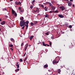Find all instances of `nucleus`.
<instances>
[{
  "label": "nucleus",
  "instance_id": "nucleus-1",
  "mask_svg": "<svg viewBox=\"0 0 75 75\" xmlns=\"http://www.w3.org/2000/svg\"><path fill=\"white\" fill-rule=\"evenodd\" d=\"M29 23V21H24V20H23L21 21L20 22V25L21 27H23V26H26V29L28 28V23Z\"/></svg>",
  "mask_w": 75,
  "mask_h": 75
},
{
  "label": "nucleus",
  "instance_id": "nucleus-2",
  "mask_svg": "<svg viewBox=\"0 0 75 75\" xmlns=\"http://www.w3.org/2000/svg\"><path fill=\"white\" fill-rule=\"evenodd\" d=\"M57 59H59L58 61L56 62V61L55 60H54L53 62V64H57L58 63V62H59V60H60V59L58 57H57L56 59H57Z\"/></svg>",
  "mask_w": 75,
  "mask_h": 75
},
{
  "label": "nucleus",
  "instance_id": "nucleus-3",
  "mask_svg": "<svg viewBox=\"0 0 75 75\" xmlns=\"http://www.w3.org/2000/svg\"><path fill=\"white\" fill-rule=\"evenodd\" d=\"M39 11V9L38 8H37L35 9V10H33V12L34 13H37Z\"/></svg>",
  "mask_w": 75,
  "mask_h": 75
},
{
  "label": "nucleus",
  "instance_id": "nucleus-4",
  "mask_svg": "<svg viewBox=\"0 0 75 75\" xmlns=\"http://www.w3.org/2000/svg\"><path fill=\"white\" fill-rule=\"evenodd\" d=\"M60 9H61L62 10H65V8L63 6H60L59 7Z\"/></svg>",
  "mask_w": 75,
  "mask_h": 75
},
{
  "label": "nucleus",
  "instance_id": "nucleus-5",
  "mask_svg": "<svg viewBox=\"0 0 75 75\" xmlns=\"http://www.w3.org/2000/svg\"><path fill=\"white\" fill-rule=\"evenodd\" d=\"M42 44L43 45H44V46H46V47H49V46H50V45H47V44H45V43H44V42H42Z\"/></svg>",
  "mask_w": 75,
  "mask_h": 75
},
{
  "label": "nucleus",
  "instance_id": "nucleus-6",
  "mask_svg": "<svg viewBox=\"0 0 75 75\" xmlns=\"http://www.w3.org/2000/svg\"><path fill=\"white\" fill-rule=\"evenodd\" d=\"M68 6H69L70 7H71V5H72V3H71V2L70 1L68 2Z\"/></svg>",
  "mask_w": 75,
  "mask_h": 75
},
{
  "label": "nucleus",
  "instance_id": "nucleus-7",
  "mask_svg": "<svg viewBox=\"0 0 75 75\" xmlns=\"http://www.w3.org/2000/svg\"><path fill=\"white\" fill-rule=\"evenodd\" d=\"M51 8L53 10H55L56 8L55 7L53 6V5H52L51 6Z\"/></svg>",
  "mask_w": 75,
  "mask_h": 75
},
{
  "label": "nucleus",
  "instance_id": "nucleus-8",
  "mask_svg": "<svg viewBox=\"0 0 75 75\" xmlns=\"http://www.w3.org/2000/svg\"><path fill=\"white\" fill-rule=\"evenodd\" d=\"M58 16L60 18H64V16H63L62 15L59 14Z\"/></svg>",
  "mask_w": 75,
  "mask_h": 75
},
{
  "label": "nucleus",
  "instance_id": "nucleus-9",
  "mask_svg": "<svg viewBox=\"0 0 75 75\" xmlns=\"http://www.w3.org/2000/svg\"><path fill=\"white\" fill-rule=\"evenodd\" d=\"M28 44H27L25 45V51L27 49V47H28Z\"/></svg>",
  "mask_w": 75,
  "mask_h": 75
},
{
  "label": "nucleus",
  "instance_id": "nucleus-10",
  "mask_svg": "<svg viewBox=\"0 0 75 75\" xmlns=\"http://www.w3.org/2000/svg\"><path fill=\"white\" fill-rule=\"evenodd\" d=\"M6 21H3L1 23V25H4V24H5V23Z\"/></svg>",
  "mask_w": 75,
  "mask_h": 75
},
{
  "label": "nucleus",
  "instance_id": "nucleus-11",
  "mask_svg": "<svg viewBox=\"0 0 75 75\" xmlns=\"http://www.w3.org/2000/svg\"><path fill=\"white\" fill-rule=\"evenodd\" d=\"M24 11V9H22L20 11V12L21 13H23Z\"/></svg>",
  "mask_w": 75,
  "mask_h": 75
},
{
  "label": "nucleus",
  "instance_id": "nucleus-12",
  "mask_svg": "<svg viewBox=\"0 0 75 75\" xmlns=\"http://www.w3.org/2000/svg\"><path fill=\"white\" fill-rule=\"evenodd\" d=\"M16 5H20V4H21V2H16Z\"/></svg>",
  "mask_w": 75,
  "mask_h": 75
},
{
  "label": "nucleus",
  "instance_id": "nucleus-13",
  "mask_svg": "<svg viewBox=\"0 0 75 75\" xmlns=\"http://www.w3.org/2000/svg\"><path fill=\"white\" fill-rule=\"evenodd\" d=\"M45 17L48 18L49 17V15L48 14H46L45 15Z\"/></svg>",
  "mask_w": 75,
  "mask_h": 75
},
{
  "label": "nucleus",
  "instance_id": "nucleus-14",
  "mask_svg": "<svg viewBox=\"0 0 75 75\" xmlns=\"http://www.w3.org/2000/svg\"><path fill=\"white\" fill-rule=\"evenodd\" d=\"M44 9L45 11H47L48 10V8L46 7H45Z\"/></svg>",
  "mask_w": 75,
  "mask_h": 75
},
{
  "label": "nucleus",
  "instance_id": "nucleus-15",
  "mask_svg": "<svg viewBox=\"0 0 75 75\" xmlns=\"http://www.w3.org/2000/svg\"><path fill=\"white\" fill-rule=\"evenodd\" d=\"M33 23L34 24H37L38 23V21H33Z\"/></svg>",
  "mask_w": 75,
  "mask_h": 75
},
{
  "label": "nucleus",
  "instance_id": "nucleus-16",
  "mask_svg": "<svg viewBox=\"0 0 75 75\" xmlns=\"http://www.w3.org/2000/svg\"><path fill=\"white\" fill-rule=\"evenodd\" d=\"M58 74H60V72H61V70L60 69H58Z\"/></svg>",
  "mask_w": 75,
  "mask_h": 75
},
{
  "label": "nucleus",
  "instance_id": "nucleus-17",
  "mask_svg": "<svg viewBox=\"0 0 75 75\" xmlns=\"http://www.w3.org/2000/svg\"><path fill=\"white\" fill-rule=\"evenodd\" d=\"M34 37V36H32L30 37V40H32V39Z\"/></svg>",
  "mask_w": 75,
  "mask_h": 75
},
{
  "label": "nucleus",
  "instance_id": "nucleus-18",
  "mask_svg": "<svg viewBox=\"0 0 75 75\" xmlns=\"http://www.w3.org/2000/svg\"><path fill=\"white\" fill-rule=\"evenodd\" d=\"M40 6L41 7H42L43 8H44V5H42V4Z\"/></svg>",
  "mask_w": 75,
  "mask_h": 75
},
{
  "label": "nucleus",
  "instance_id": "nucleus-19",
  "mask_svg": "<svg viewBox=\"0 0 75 75\" xmlns=\"http://www.w3.org/2000/svg\"><path fill=\"white\" fill-rule=\"evenodd\" d=\"M19 69H17L15 70V72H18V71H19Z\"/></svg>",
  "mask_w": 75,
  "mask_h": 75
},
{
  "label": "nucleus",
  "instance_id": "nucleus-20",
  "mask_svg": "<svg viewBox=\"0 0 75 75\" xmlns=\"http://www.w3.org/2000/svg\"><path fill=\"white\" fill-rule=\"evenodd\" d=\"M9 47H13V45H11V44H10L9 45Z\"/></svg>",
  "mask_w": 75,
  "mask_h": 75
},
{
  "label": "nucleus",
  "instance_id": "nucleus-21",
  "mask_svg": "<svg viewBox=\"0 0 75 75\" xmlns=\"http://www.w3.org/2000/svg\"><path fill=\"white\" fill-rule=\"evenodd\" d=\"M53 13H58V11L57 10H56V11H53Z\"/></svg>",
  "mask_w": 75,
  "mask_h": 75
},
{
  "label": "nucleus",
  "instance_id": "nucleus-22",
  "mask_svg": "<svg viewBox=\"0 0 75 75\" xmlns=\"http://www.w3.org/2000/svg\"><path fill=\"white\" fill-rule=\"evenodd\" d=\"M16 66H17V68H19V64H16Z\"/></svg>",
  "mask_w": 75,
  "mask_h": 75
},
{
  "label": "nucleus",
  "instance_id": "nucleus-23",
  "mask_svg": "<svg viewBox=\"0 0 75 75\" xmlns=\"http://www.w3.org/2000/svg\"><path fill=\"white\" fill-rule=\"evenodd\" d=\"M30 25H31V26H33L34 25V24L33 23V22H31L30 24Z\"/></svg>",
  "mask_w": 75,
  "mask_h": 75
},
{
  "label": "nucleus",
  "instance_id": "nucleus-24",
  "mask_svg": "<svg viewBox=\"0 0 75 75\" xmlns=\"http://www.w3.org/2000/svg\"><path fill=\"white\" fill-rule=\"evenodd\" d=\"M12 14H14V13H15V11H14L13 10H12Z\"/></svg>",
  "mask_w": 75,
  "mask_h": 75
},
{
  "label": "nucleus",
  "instance_id": "nucleus-25",
  "mask_svg": "<svg viewBox=\"0 0 75 75\" xmlns=\"http://www.w3.org/2000/svg\"><path fill=\"white\" fill-rule=\"evenodd\" d=\"M44 67L45 68H47V67H48V65L46 64L44 65Z\"/></svg>",
  "mask_w": 75,
  "mask_h": 75
},
{
  "label": "nucleus",
  "instance_id": "nucleus-26",
  "mask_svg": "<svg viewBox=\"0 0 75 75\" xmlns=\"http://www.w3.org/2000/svg\"><path fill=\"white\" fill-rule=\"evenodd\" d=\"M27 57H28L27 56L25 58V59L24 60V62H25V60H26V59H27Z\"/></svg>",
  "mask_w": 75,
  "mask_h": 75
},
{
  "label": "nucleus",
  "instance_id": "nucleus-27",
  "mask_svg": "<svg viewBox=\"0 0 75 75\" xmlns=\"http://www.w3.org/2000/svg\"><path fill=\"white\" fill-rule=\"evenodd\" d=\"M18 9L19 10H20V11L21 10H22V8H21V7H19Z\"/></svg>",
  "mask_w": 75,
  "mask_h": 75
},
{
  "label": "nucleus",
  "instance_id": "nucleus-28",
  "mask_svg": "<svg viewBox=\"0 0 75 75\" xmlns=\"http://www.w3.org/2000/svg\"><path fill=\"white\" fill-rule=\"evenodd\" d=\"M35 2V0H33L32 2V4H34V3Z\"/></svg>",
  "mask_w": 75,
  "mask_h": 75
},
{
  "label": "nucleus",
  "instance_id": "nucleus-29",
  "mask_svg": "<svg viewBox=\"0 0 75 75\" xmlns=\"http://www.w3.org/2000/svg\"><path fill=\"white\" fill-rule=\"evenodd\" d=\"M49 4L50 6H52V4H51V3H50Z\"/></svg>",
  "mask_w": 75,
  "mask_h": 75
},
{
  "label": "nucleus",
  "instance_id": "nucleus-30",
  "mask_svg": "<svg viewBox=\"0 0 75 75\" xmlns=\"http://www.w3.org/2000/svg\"><path fill=\"white\" fill-rule=\"evenodd\" d=\"M50 3V2H47L46 3V4H49Z\"/></svg>",
  "mask_w": 75,
  "mask_h": 75
},
{
  "label": "nucleus",
  "instance_id": "nucleus-31",
  "mask_svg": "<svg viewBox=\"0 0 75 75\" xmlns=\"http://www.w3.org/2000/svg\"><path fill=\"white\" fill-rule=\"evenodd\" d=\"M20 20H24V18L23 17H22L21 18H20Z\"/></svg>",
  "mask_w": 75,
  "mask_h": 75
},
{
  "label": "nucleus",
  "instance_id": "nucleus-32",
  "mask_svg": "<svg viewBox=\"0 0 75 75\" xmlns=\"http://www.w3.org/2000/svg\"><path fill=\"white\" fill-rule=\"evenodd\" d=\"M51 3H52V4H53V3H55V1H51Z\"/></svg>",
  "mask_w": 75,
  "mask_h": 75
},
{
  "label": "nucleus",
  "instance_id": "nucleus-33",
  "mask_svg": "<svg viewBox=\"0 0 75 75\" xmlns=\"http://www.w3.org/2000/svg\"><path fill=\"white\" fill-rule=\"evenodd\" d=\"M6 18H7V17H8V16H9V15L8 14V16L7 15H6Z\"/></svg>",
  "mask_w": 75,
  "mask_h": 75
},
{
  "label": "nucleus",
  "instance_id": "nucleus-34",
  "mask_svg": "<svg viewBox=\"0 0 75 75\" xmlns=\"http://www.w3.org/2000/svg\"><path fill=\"white\" fill-rule=\"evenodd\" d=\"M45 34L46 35H49V34H48V32H47V33H46Z\"/></svg>",
  "mask_w": 75,
  "mask_h": 75
},
{
  "label": "nucleus",
  "instance_id": "nucleus-35",
  "mask_svg": "<svg viewBox=\"0 0 75 75\" xmlns=\"http://www.w3.org/2000/svg\"><path fill=\"white\" fill-rule=\"evenodd\" d=\"M33 6H30V8H31V9H32L33 8Z\"/></svg>",
  "mask_w": 75,
  "mask_h": 75
},
{
  "label": "nucleus",
  "instance_id": "nucleus-36",
  "mask_svg": "<svg viewBox=\"0 0 75 75\" xmlns=\"http://www.w3.org/2000/svg\"><path fill=\"white\" fill-rule=\"evenodd\" d=\"M14 15H15V16H17V13H15Z\"/></svg>",
  "mask_w": 75,
  "mask_h": 75
},
{
  "label": "nucleus",
  "instance_id": "nucleus-37",
  "mask_svg": "<svg viewBox=\"0 0 75 75\" xmlns=\"http://www.w3.org/2000/svg\"><path fill=\"white\" fill-rule=\"evenodd\" d=\"M24 45V43H22L21 44V46H23V45Z\"/></svg>",
  "mask_w": 75,
  "mask_h": 75
},
{
  "label": "nucleus",
  "instance_id": "nucleus-38",
  "mask_svg": "<svg viewBox=\"0 0 75 75\" xmlns=\"http://www.w3.org/2000/svg\"><path fill=\"white\" fill-rule=\"evenodd\" d=\"M69 28H72V25H69Z\"/></svg>",
  "mask_w": 75,
  "mask_h": 75
},
{
  "label": "nucleus",
  "instance_id": "nucleus-39",
  "mask_svg": "<svg viewBox=\"0 0 75 75\" xmlns=\"http://www.w3.org/2000/svg\"><path fill=\"white\" fill-rule=\"evenodd\" d=\"M6 10H7V9H6V8H5L3 9V11H5Z\"/></svg>",
  "mask_w": 75,
  "mask_h": 75
},
{
  "label": "nucleus",
  "instance_id": "nucleus-40",
  "mask_svg": "<svg viewBox=\"0 0 75 75\" xmlns=\"http://www.w3.org/2000/svg\"><path fill=\"white\" fill-rule=\"evenodd\" d=\"M11 41H13V40H14V39H13V38H11Z\"/></svg>",
  "mask_w": 75,
  "mask_h": 75
},
{
  "label": "nucleus",
  "instance_id": "nucleus-41",
  "mask_svg": "<svg viewBox=\"0 0 75 75\" xmlns=\"http://www.w3.org/2000/svg\"><path fill=\"white\" fill-rule=\"evenodd\" d=\"M51 39H54V37L53 36H52L51 37Z\"/></svg>",
  "mask_w": 75,
  "mask_h": 75
},
{
  "label": "nucleus",
  "instance_id": "nucleus-42",
  "mask_svg": "<svg viewBox=\"0 0 75 75\" xmlns=\"http://www.w3.org/2000/svg\"><path fill=\"white\" fill-rule=\"evenodd\" d=\"M25 27V26H23V27H22V29H23H23H24V28Z\"/></svg>",
  "mask_w": 75,
  "mask_h": 75
},
{
  "label": "nucleus",
  "instance_id": "nucleus-43",
  "mask_svg": "<svg viewBox=\"0 0 75 75\" xmlns=\"http://www.w3.org/2000/svg\"><path fill=\"white\" fill-rule=\"evenodd\" d=\"M52 12H54L53 11H49L50 13H52Z\"/></svg>",
  "mask_w": 75,
  "mask_h": 75
},
{
  "label": "nucleus",
  "instance_id": "nucleus-44",
  "mask_svg": "<svg viewBox=\"0 0 75 75\" xmlns=\"http://www.w3.org/2000/svg\"><path fill=\"white\" fill-rule=\"evenodd\" d=\"M20 61H21V62H22V61H23V60L22 59H20Z\"/></svg>",
  "mask_w": 75,
  "mask_h": 75
},
{
  "label": "nucleus",
  "instance_id": "nucleus-45",
  "mask_svg": "<svg viewBox=\"0 0 75 75\" xmlns=\"http://www.w3.org/2000/svg\"><path fill=\"white\" fill-rule=\"evenodd\" d=\"M10 49L11 50V51H12L13 50V48H11Z\"/></svg>",
  "mask_w": 75,
  "mask_h": 75
},
{
  "label": "nucleus",
  "instance_id": "nucleus-46",
  "mask_svg": "<svg viewBox=\"0 0 75 75\" xmlns=\"http://www.w3.org/2000/svg\"><path fill=\"white\" fill-rule=\"evenodd\" d=\"M25 54H26V52H25V54L23 55V57H25Z\"/></svg>",
  "mask_w": 75,
  "mask_h": 75
},
{
  "label": "nucleus",
  "instance_id": "nucleus-47",
  "mask_svg": "<svg viewBox=\"0 0 75 75\" xmlns=\"http://www.w3.org/2000/svg\"><path fill=\"white\" fill-rule=\"evenodd\" d=\"M73 6L74 7H75V5L74 4H73Z\"/></svg>",
  "mask_w": 75,
  "mask_h": 75
},
{
  "label": "nucleus",
  "instance_id": "nucleus-48",
  "mask_svg": "<svg viewBox=\"0 0 75 75\" xmlns=\"http://www.w3.org/2000/svg\"><path fill=\"white\" fill-rule=\"evenodd\" d=\"M49 44L50 45H51V42H50Z\"/></svg>",
  "mask_w": 75,
  "mask_h": 75
},
{
  "label": "nucleus",
  "instance_id": "nucleus-49",
  "mask_svg": "<svg viewBox=\"0 0 75 75\" xmlns=\"http://www.w3.org/2000/svg\"><path fill=\"white\" fill-rule=\"evenodd\" d=\"M48 71H49V72H51V71H50V70H49H49H48Z\"/></svg>",
  "mask_w": 75,
  "mask_h": 75
},
{
  "label": "nucleus",
  "instance_id": "nucleus-50",
  "mask_svg": "<svg viewBox=\"0 0 75 75\" xmlns=\"http://www.w3.org/2000/svg\"><path fill=\"white\" fill-rule=\"evenodd\" d=\"M62 34H64V33H64V32H62Z\"/></svg>",
  "mask_w": 75,
  "mask_h": 75
},
{
  "label": "nucleus",
  "instance_id": "nucleus-51",
  "mask_svg": "<svg viewBox=\"0 0 75 75\" xmlns=\"http://www.w3.org/2000/svg\"><path fill=\"white\" fill-rule=\"evenodd\" d=\"M18 64V62L16 63V65H18L17 64Z\"/></svg>",
  "mask_w": 75,
  "mask_h": 75
},
{
  "label": "nucleus",
  "instance_id": "nucleus-52",
  "mask_svg": "<svg viewBox=\"0 0 75 75\" xmlns=\"http://www.w3.org/2000/svg\"><path fill=\"white\" fill-rule=\"evenodd\" d=\"M73 1V0H70V1Z\"/></svg>",
  "mask_w": 75,
  "mask_h": 75
},
{
  "label": "nucleus",
  "instance_id": "nucleus-53",
  "mask_svg": "<svg viewBox=\"0 0 75 75\" xmlns=\"http://www.w3.org/2000/svg\"><path fill=\"white\" fill-rule=\"evenodd\" d=\"M13 0H10V1H13Z\"/></svg>",
  "mask_w": 75,
  "mask_h": 75
},
{
  "label": "nucleus",
  "instance_id": "nucleus-54",
  "mask_svg": "<svg viewBox=\"0 0 75 75\" xmlns=\"http://www.w3.org/2000/svg\"><path fill=\"white\" fill-rule=\"evenodd\" d=\"M1 21V19H0V21Z\"/></svg>",
  "mask_w": 75,
  "mask_h": 75
},
{
  "label": "nucleus",
  "instance_id": "nucleus-55",
  "mask_svg": "<svg viewBox=\"0 0 75 75\" xmlns=\"http://www.w3.org/2000/svg\"><path fill=\"white\" fill-rule=\"evenodd\" d=\"M1 28H0V31H1Z\"/></svg>",
  "mask_w": 75,
  "mask_h": 75
},
{
  "label": "nucleus",
  "instance_id": "nucleus-56",
  "mask_svg": "<svg viewBox=\"0 0 75 75\" xmlns=\"http://www.w3.org/2000/svg\"><path fill=\"white\" fill-rule=\"evenodd\" d=\"M38 15H40V14H38Z\"/></svg>",
  "mask_w": 75,
  "mask_h": 75
},
{
  "label": "nucleus",
  "instance_id": "nucleus-57",
  "mask_svg": "<svg viewBox=\"0 0 75 75\" xmlns=\"http://www.w3.org/2000/svg\"><path fill=\"white\" fill-rule=\"evenodd\" d=\"M29 47H30V46H31L29 45Z\"/></svg>",
  "mask_w": 75,
  "mask_h": 75
},
{
  "label": "nucleus",
  "instance_id": "nucleus-58",
  "mask_svg": "<svg viewBox=\"0 0 75 75\" xmlns=\"http://www.w3.org/2000/svg\"><path fill=\"white\" fill-rule=\"evenodd\" d=\"M66 0V1H68V0Z\"/></svg>",
  "mask_w": 75,
  "mask_h": 75
},
{
  "label": "nucleus",
  "instance_id": "nucleus-59",
  "mask_svg": "<svg viewBox=\"0 0 75 75\" xmlns=\"http://www.w3.org/2000/svg\"><path fill=\"white\" fill-rule=\"evenodd\" d=\"M43 4H44V3Z\"/></svg>",
  "mask_w": 75,
  "mask_h": 75
},
{
  "label": "nucleus",
  "instance_id": "nucleus-60",
  "mask_svg": "<svg viewBox=\"0 0 75 75\" xmlns=\"http://www.w3.org/2000/svg\"><path fill=\"white\" fill-rule=\"evenodd\" d=\"M49 33H50V32H49Z\"/></svg>",
  "mask_w": 75,
  "mask_h": 75
},
{
  "label": "nucleus",
  "instance_id": "nucleus-61",
  "mask_svg": "<svg viewBox=\"0 0 75 75\" xmlns=\"http://www.w3.org/2000/svg\"><path fill=\"white\" fill-rule=\"evenodd\" d=\"M71 44H72V43H71Z\"/></svg>",
  "mask_w": 75,
  "mask_h": 75
},
{
  "label": "nucleus",
  "instance_id": "nucleus-62",
  "mask_svg": "<svg viewBox=\"0 0 75 75\" xmlns=\"http://www.w3.org/2000/svg\"><path fill=\"white\" fill-rule=\"evenodd\" d=\"M0 75H1L0 74Z\"/></svg>",
  "mask_w": 75,
  "mask_h": 75
}]
</instances>
